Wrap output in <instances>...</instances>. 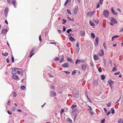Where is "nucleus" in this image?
Listing matches in <instances>:
<instances>
[{"instance_id": "obj_1", "label": "nucleus", "mask_w": 123, "mask_h": 123, "mask_svg": "<svg viewBox=\"0 0 123 123\" xmlns=\"http://www.w3.org/2000/svg\"><path fill=\"white\" fill-rule=\"evenodd\" d=\"M21 72L22 73L23 72L22 69L15 68L12 69V70L10 71V73L12 74H18V75H20L21 73Z\"/></svg>"}, {"instance_id": "obj_2", "label": "nucleus", "mask_w": 123, "mask_h": 123, "mask_svg": "<svg viewBox=\"0 0 123 123\" xmlns=\"http://www.w3.org/2000/svg\"><path fill=\"white\" fill-rule=\"evenodd\" d=\"M103 14L105 17H108L109 15V12L107 10H105L103 11Z\"/></svg>"}, {"instance_id": "obj_3", "label": "nucleus", "mask_w": 123, "mask_h": 123, "mask_svg": "<svg viewBox=\"0 0 123 123\" xmlns=\"http://www.w3.org/2000/svg\"><path fill=\"white\" fill-rule=\"evenodd\" d=\"M72 95L75 98H77L79 96V93L78 91H77L75 92H74L73 93Z\"/></svg>"}, {"instance_id": "obj_4", "label": "nucleus", "mask_w": 123, "mask_h": 123, "mask_svg": "<svg viewBox=\"0 0 123 123\" xmlns=\"http://www.w3.org/2000/svg\"><path fill=\"white\" fill-rule=\"evenodd\" d=\"M78 9V7L77 6H76L74 7V13L75 15H76Z\"/></svg>"}, {"instance_id": "obj_5", "label": "nucleus", "mask_w": 123, "mask_h": 123, "mask_svg": "<svg viewBox=\"0 0 123 123\" xmlns=\"http://www.w3.org/2000/svg\"><path fill=\"white\" fill-rule=\"evenodd\" d=\"M8 12V7H6L4 10V14L6 17H7V14Z\"/></svg>"}, {"instance_id": "obj_6", "label": "nucleus", "mask_w": 123, "mask_h": 123, "mask_svg": "<svg viewBox=\"0 0 123 123\" xmlns=\"http://www.w3.org/2000/svg\"><path fill=\"white\" fill-rule=\"evenodd\" d=\"M7 31L8 30L7 29L4 28L1 30V34H6Z\"/></svg>"}, {"instance_id": "obj_7", "label": "nucleus", "mask_w": 123, "mask_h": 123, "mask_svg": "<svg viewBox=\"0 0 123 123\" xmlns=\"http://www.w3.org/2000/svg\"><path fill=\"white\" fill-rule=\"evenodd\" d=\"M84 62V61L83 59L82 60H78L77 59L75 63L76 64H77L78 63H83Z\"/></svg>"}, {"instance_id": "obj_8", "label": "nucleus", "mask_w": 123, "mask_h": 123, "mask_svg": "<svg viewBox=\"0 0 123 123\" xmlns=\"http://www.w3.org/2000/svg\"><path fill=\"white\" fill-rule=\"evenodd\" d=\"M56 95V93L55 92H53L52 91L50 92V96L51 97L55 96Z\"/></svg>"}, {"instance_id": "obj_9", "label": "nucleus", "mask_w": 123, "mask_h": 123, "mask_svg": "<svg viewBox=\"0 0 123 123\" xmlns=\"http://www.w3.org/2000/svg\"><path fill=\"white\" fill-rule=\"evenodd\" d=\"M79 111V110L77 108H72V113H77Z\"/></svg>"}, {"instance_id": "obj_10", "label": "nucleus", "mask_w": 123, "mask_h": 123, "mask_svg": "<svg viewBox=\"0 0 123 123\" xmlns=\"http://www.w3.org/2000/svg\"><path fill=\"white\" fill-rule=\"evenodd\" d=\"M111 18V22L115 24H117V22L116 19L112 17Z\"/></svg>"}, {"instance_id": "obj_11", "label": "nucleus", "mask_w": 123, "mask_h": 123, "mask_svg": "<svg viewBox=\"0 0 123 123\" xmlns=\"http://www.w3.org/2000/svg\"><path fill=\"white\" fill-rule=\"evenodd\" d=\"M111 11L113 13L114 15H118L117 13L115 12L114 10V9L113 7H112L111 9Z\"/></svg>"}, {"instance_id": "obj_12", "label": "nucleus", "mask_w": 123, "mask_h": 123, "mask_svg": "<svg viewBox=\"0 0 123 123\" xmlns=\"http://www.w3.org/2000/svg\"><path fill=\"white\" fill-rule=\"evenodd\" d=\"M95 12V11H94L93 12H89L87 13V15L88 16H91V15L92 16L94 14V13Z\"/></svg>"}, {"instance_id": "obj_13", "label": "nucleus", "mask_w": 123, "mask_h": 123, "mask_svg": "<svg viewBox=\"0 0 123 123\" xmlns=\"http://www.w3.org/2000/svg\"><path fill=\"white\" fill-rule=\"evenodd\" d=\"M11 2L13 5L14 7L16 8V0H12Z\"/></svg>"}, {"instance_id": "obj_14", "label": "nucleus", "mask_w": 123, "mask_h": 123, "mask_svg": "<svg viewBox=\"0 0 123 123\" xmlns=\"http://www.w3.org/2000/svg\"><path fill=\"white\" fill-rule=\"evenodd\" d=\"M108 82L109 84H110L109 86L111 88L112 85L113 83V82L111 80H109L108 81Z\"/></svg>"}, {"instance_id": "obj_15", "label": "nucleus", "mask_w": 123, "mask_h": 123, "mask_svg": "<svg viewBox=\"0 0 123 123\" xmlns=\"http://www.w3.org/2000/svg\"><path fill=\"white\" fill-rule=\"evenodd\" d=\"M99 39V38L98 37H97L95 39L96 42L95 43V44L96 45H98V40Z\"/></svg>"}, {"instance_id": "obj_16", "label": "nucleus", "mask_w": 123, "mask_h": 123, "mask_svg": "<svg viewBox=\"0 0 123 123\" xmlns=\"http://www.w3.org/2000/svg\"><path fill=\"white\" fill-rule=\"evenodd\" d=\"M104 52L103 49H101L99 52V54L101 56H103L104 54Z\"/></svg>"}, {"instance_id": "obj_17", "label": "nucleus", "mask_w": 123, "mask_h": 123, "mask_svg": "<svg viewBox=\"0 0 123 123\" xmlns=\"http://www.w3.org/2000/svg\"><path fill=\"white\" fill-rule=\"evenodd\" d=\"M69 66V64L68 63H64L62 65V67L64 68L68 67Z\"/></svg>"}, {"instance_id": "obj_18", "label": "nucleus", "mask_w": 123, "mask_h": 123, "mask_svg": "<svg viewBox=\"0 0 123 123\" xmlns=\"http://www.w3.org/2000/svg\"><path fill=\"white\" fill-rule=\"evenodd\" d=\"M13 74V75H12V77L15 80H17L18 78V76L17 75H14V74Z\"/></svg>"}, {"instance_id": "obj_19", "label": "nucleus", "mask_w": 123, "mask_h": 123, "mask_svg": "<svg viewBox=\"0 0 123 123\" xmlns=\"http://www.w3.org/2000/svg\"><path fill=\"white\" fill-rule=\"evenodd\" d=\"M80 34L81 36H84L85 34V31H80Z\"/></svg>"}, {"instance_id": "obj_20", "label": "nucleus", "mask_w": 123, "mask_h": 123, "mask_svg": "<svg viewBox=\"0 0 123 123\" xmlns=\"http://www.w3.org/2000/svg\"><path fill=\"white\" fill-rule=\"evenodd\" d=\"M94 59L95 60H97L98 59V56L96 55H95L94 56Z\"/></svg>"}, {"instance_id": "obj_21", "label": "nucleus", "mask_w": 123, "mask_h": 123, "mask_svg": "<svg viewBox=\"0 0 123 123\" xmlns=\"http://www.w3.org/2000/svg\"><path fill=\"white\" fill-rule=\"evenodd\" d=\"M69 39L72 42L74 41L75 40V39L71 36L69 37Z\"/></svg>"}, {"instance_id": "obj_22", "label": "nucleus", "mask_w": 123, "mask_h": 123, "mask_svg": "<svg viewBox=\"0 0 123 123\" xmlns=\"http://www.w3.org/2000/svg\"><path fill=\"white\" fill-rule=\"evenodd\" d=\"M86 66L85 65H83L81 66V68L84 71L86 70Z\"/></svg>"}, {"instance_id": "obj_23", "label": "nucleus", "mask_w": 123, "mask_h": 123, "mask_svg": "<svg viewBox=\"0 0 123 123\" xmlns=\"http://www.w3.org/2000/svg\"><path fill=\"white\" fill-rule=\"evenodd\" d=\"M64 59V56L62 55V57L59 61V63H61L62 62Z\"/></svg>"}, {"instance_id": "obj_24", "label": "nucleus", "mask_w": 123, "mask_h": 123, "mask_svg": "<svg viewBox=\"0 0 123 123\" xmlns=\"http://www.w3.org/2000/svg\"><path fill=\"white\" fill-rule=\"evenodd\" d=\"M90 24V25L92 26H94L95 25L94 24L93 22H92L91 21H90L89 22Z\"/></svg>"}, {"instance_id": "obj_25", "label": "nucleus", "mask_w": 123, "mask_h": 123, "mask_svg": "<svg viewBox=\"0 0 123 123\" xmlns=\"http://www.w3.org/2000/svg\"><path fill=\"white\" fill-rule=\"evenodd\" d=\"M117 122L118 123H123V120L122 119H119Z\"/></svg>"}, {"instance_id": "obj_26", "label": "nucleus", "mask_w": 123, "mask_h": 123, "mask_svg": "<svg viewBox=\"0 0 123 123\" xmlns=\"http://www.w3.org/2000/svg\"><path fill=\"white\" fill-rule=\"evenodd\" d=\"M114 65L115 66V67H113L112 69V71L113 72H114L116 70H117V69L116 68H117V67L115 64Z\"/></svg>"}, {"instance_id": "obj_27", "label": "nucleus", "mask_w": 123, "mask_h": 123, "mask_svg": "<svg viewBox=\"0 0 123 123\" xmlns=\"http://www.w3.org/2000/svg\"><path fill=\"white\" fill-rule=\"evenodd\" d=\"M91 36L93 38H94L95 37V34L93 33H91Z\"/></svg>"}, {"instance_id": "obj_28", "label": "nucleus", "mask_w": 123, "mask_h": 123, "mask_svg": "<svg viewBox=\"0 0 123 123\" xmlns=\"http://www.w3.org/2000/svg\"><path fill=\"white\" fill-rule=\"evenodd\" d=\"M76 70H74L72 71V75H74L76 72Z\"/></svg>"}, {"instance_id": "obj_29", "label": "nucleus", "mask_w": 123, "mask_h": 123, "mask_svg": "<svg viewBox=\"0 0 123 123\" xmlns=\"http://www.w3.org/2000/svg\"><path fill=\"white\" fill-rule=\"evenodd\" d=\"M101 79L102 80H104L105 78V76L104 75H101Z\"/></svg>"}, {"instance_id": "obj_30", "label": "nucleus", "mask_w": 123, "mask_h": 123, "mask_svg": "<svg viewBox=\"0 0 123 123\" xmlns=\"http://www.w3.org/2000/svg\"><path fill=\"white\" fill-rule=\"evenodd\" d=\"M86 97L88 101L89 102H90V103H92V102L91 101L90 99L88 97V94H87L86 95Z\"/></svg>"}, {"instance_id": "obj_31", "label": "nucleus", "mask_w": 123, "mask_h": 123, "mask_svg": "<svg viewBox=\"0 0 123 123\" xmlns=\"http://www.w3.org/2000/svg\"><path fill=\"white\" fill-rule=\"evenodd\" d=\"M93 84L95 85H97L98 84V81L97 80H95L93 82Z\"/></svg>"}, {"instance_id": "obj_32", "label": "nucleus", "mask_w": 123, "mask_h": 123, "mask_svg": "<svg viewBox=\"0 0 123 123\" xmlns=\"http://www.w3.org/2000/svg\"><path fill=\"white\" fill-rule=\"evenodd\" d=\"M67 60L68 62H72V59L68 57L67 58Z\"/></svg>"}, {"instance_id": "obj_33", "label": "nucleus", "mask_w": 123, "mask_h": 123, "mask_svg": "<svg viewBox=\"0 0 123 123\" xmlns=\"http://www.w3.org/2000/svg\"><path fill=\"white\" fill-rule=\"evenodd\" d=\"M35 47L34 48H32V50H31V51L30 52V54H31L32 53V52H34V50L35 49Z\"/></svg>"}, {"instance_id": "obj_34", "label": "nucleus", "mask_w": 123, "mask_h": 123, "mask_svg": "<svg viewBox=\"0 0 123 123\" xmlns=\"http://www.w3.org/2000/svg\"><path fill=\"white\" fill-rule=\"evenodd\" d=\"M98 71L99 72L101 73L102 72V70L101 68V67H99L98 68Z\"/></svg>"}, {"instance_id": "obj_35", "label": "nucleus", "mask_w": 123, "mask_h": 123, "mask_svg": "<svg viewBox=\"0 0 123 123\" xmlns=\"http://www.w3.org/2000/svg\"><path fill=\"white\" fill-rule=\"evenodd\" d=\"M72 29H68L66 31V32L68 33H69L70 31H72Z\"/></svg>"}, {"instance_id": "obj_36", "label": "nucleus", "mask_w": 123, "mask_h": 123, "mask_svg": "<svg viewBox=\"0 0 123 123\" xmlns=\"http://www.w3.org/2000/svg\"><path fill=\"white\" fill-rule=\"evenodd\" d=\"M111 111H112L111 113L112 114H114L115 113L114 110L113 108H111Z\"/></svg>"}, {"instance_id": "obj_37", "label": "nucleus", "mask_w": 123, "mask_h": 123, "mask_svg": "<svg viewBox=\"0 0 123 123\" xmlns=\"http://www.w3.org/2000/svg\"><path fill=\"white\" fill-rule=\"evenodd\" d=\"M63 23H62V24H65L66 22V20L64 19H63L62 20Z\"/></svg>"}, {"instance_id": "obj_38", "label": "nucleus", "mask_w": 123, "mask_h": 123, "mask_svg": "<svg viewBox=\"0 0 123 123\" xmlns=\"http://www.w3.org/2000/svg\"><path fill=\"white\" fill-rule=\"evenodd\" d=\"M67 11L69 14H71V11L69 10V9H68L67 10Z\"/></svg>"}, {"instance_id": "obj_39", "label": "nucleus", "mask_w": 123, "mask_h": 123, "mask_svg": "<svg viewBox=\"0 0 123 123\" xmlns=\"http://www.w3.org/2000/svg\"><path fill=\"white\" fill-rule=\"evenodd\" d=\"M25 87L24 86H21L20 88L22 90H24L25 89Z\"/></svg>"}, {"instance_id": "obj_40", "label": "nucleus", "mask_w": 123, "mask_h": 123, "mask_svg": "<svg viewBox=\"0 0 123 123\" xmlns=\"http://www.w3.org/2000/svg\"><path fill=\"white\" fill-rule=\"evenodd\" d=\"M68 19L69 20H70V21H74V19L73 18L71 19L69 17H68Z\"/></svg>"}, {"instance_id": "obj_41", "label": "nucleus", "mask_w": 123, "mask_h": 123, "mask_svg": "<svg viewBox=\"0 0 123 123\" xmlns=\"http://www.w3.org/2000/svg\"><path fill=\"white\" fill-rule=\"evenodd\" d=\"M104 0H100L99 1V4L100 5H101L102 4Z\"/></svg>"}, {"instance_id": "obj_42", "label": "nucleus", "mask_w": 123, "mask_h": 123, "mask_svg": "<svg viewBox=\"0 0 123 123\" xmlns=\"http://www.w3.org/2000/svg\"><path fill=\"white\" fill-rule=\"evenodd\" d=\"M64 109H62L61 110V112L60 113L61 115H62V113L64 112Z\"/></svg>"}, {"instance_id": "obj_43", "label": "nucleus", "mask_w": 123, "mask_h": 123, "mask_svg": "<svg viewBox=\"0 0 123 123\" xmlns=\"http://www.w3.org/2000/svg\"><path fill=\"white\" fill-rule=\"evenodd\" d=\"M111 105V103L110 102L109 103H108L107 104V106L108 107H110Z\"/></svg>"}, {"instance_id": "obj_44", "label": "nucleus", "mask_w": 123, "mask_h": 123, "mask_svg": "<svg viewBox=\"0 0 123 123\" xmlns=\"http://www.w3.org/2000/svg\"><path fill=\"white\" fill-rule=\"evenodd\" d=\"M39 41L40 42H41L42 41V40L41 38V35H40L39 36Z\"/></svg>"}, {"instance_id": "obj_45", "label": "nucleus", "mask_w": 123, "mask_h": 123, "mask_svg": "<svg viewBox=\"0 0 123 123\" xmlns=\"http://www.w3.org/2000/svg\"><path fill=\"white\" fill-rule=\"evenodd\" d=\"M50 88L52 89L53 90V89H55V88H54V86L53 85H51V86H50Z\"/></svg>"}, {"instance_id": "obj_46", "label": "nucleus", "mask_w": 123, "mask_h": 123, "mask_svg": "<svg viewBox=\"0 0 123 123\" xmlns=\"http://www.w3.org/2000/svg\"><path fill=\"white\" fill-rule=\"evenodd\" d=\"M68 0H67L65 2V3L64 4V6H65L68 3Z\"/></svg>"}, {"instance_id": "obj_47", "label": "nucleus", "mask_w": 123, "mask_h": 123, "mask_svg": "<svg viewBox=\"0 0 123 123\" xmlns=\"http://www.w3.org/2000/svg\"><path fill=\"white\" fill-rule=\"evenodd\" d=\"M11 59L12 60V62H14V57L13 56H12V57Z\"/></svg>"}, {"instance_id": "obj_48", "label": "nucleus", "mask_w": 123, "mask_h": 123, "mask_svg": "<svg viewBox=\"0 0 123 123\" xmlns=\"http://www.w3.org/2000/svg\"><path fill=\"white\" fill-rule=\"evenodd\" d=\"M77 107V105H73L71 106V108H75Z\"/></svg>"}, {"instance_id": "obj_49", "label": "nucleus", "mask_w": 123, "mask_h": 123, "mask_svg": "<svg viewBox=\"0 0 123 123\" xmlns=\"http://www.w3.org/2000/svg\"><path fill=\"white\" fill-rule=\"evenodd\" d=\"M59 60V58L58 57H56L55 58V60L58 61Z\"/></svg>"}, {"instance_id": "obj_50", "label": "nucleus", "mask_w": 123, "mask_h": 123, "mask_svg": "<svg viewBox=\"0 0 123 123\" xmlns=\"http://www.w3.org/2000/svg\"><path fill=\"white\" fill-rule=\"evenodd\" d=\"M67 120L70 123H71L72 122V120L69 118H68Z\"/></svg>"}, {"instance_id": "obj_51", "label": "nucleus", "mask_w": 123, "mask_h": 123, "mask_svg": "<svg viewBox=\"0 0 123 123\" xmlns=\"http://www.w3.org/2000/svg\"><path fill=\"white\" fill-rule=\"evenodd\" d=\"M64 72L66 74H69L70 73V72L68 71H65Z\"/></svg>"}, {"instance_id": "obj_52", "label": "nucleus", "mask_w": 123, "mask_h": 123, "mask_svg": "<svg viewBox=\"0 0 123 123\" xmlns=\"http://www.w3.org/2000/svg\"><path fill=\"white\" fill-rule=\"evenodd\" d=\"M13 95L14 97H15L16 96V94L15 92H14L13 93Z\"/></svg>"}, {"instance_id": "obj_53", "label": "nucleus", "mask_w": 123, "mask_h": 123, "mask_svg": "<svg viewBox=\"0 0 123 123\" xmlns=\"http://www.w3.org/2000/svg\"><path fill=\"white\" fill-rule=\"evenodd\" d=\"M105 45H106V44H105V43H103V46H104V48H105V49H106V47L105 46H106Z\"/></svg>"}, {"instance_id": "obj_54", "label": "nucleus", "mask_w": 123, "mask_h": 123, "mask_svg": "<svg viewBox=\"0 0 123 123\" xmlns=\"http://www.w3.org/2000/svg\"><path fill=\"white\" fill-rule=\"evenodd\" d=\"M79 50H78L77 49H76V50L75 51V53L77 54H78L79 52Z\"/></svg>"}, {"instance_id": "obj_55", "label": "nucleus", "mask_w": 123, "mask_h": 123, "mask_svg": "<svg viewBox=\"0 0 123 123\" xmlns=\"http://www.w3.org/2000/svg\"><path fill=\"white\" fill-rule=\"evenodd\" d=\"M105 121V119H103L101 121V123H104Z\"/></svg>"}, {"instance_id": "obj_56", "label": "nucleus", "mask_w": 123, "mask_h": 123, "mask_svg": "<svg viewBox=\"0 0 123 123\" xmlns=\"http://www.w3.org/2000/svg\"><path fill=\"white\" fill-rule=\"evenodd\" d=\"M8 55V53L7 52H6L4 54V56H7Z\"/></svg>"}, {"instance_id": "obj_57", "label": "nucleus", "mask_w": 123, "mask_h": 123, "mask_svg": "<svg viewBox=\"0 0 123 123\" xmlns=\"http://www.w3.org/2000/svg\"><path fill=\"white\" fill-rule=\"evenodd\" d=\"M120 72H118L117 73H114V75H118L119 74Z\"/></svg>"}, {"instance_id": "obj_58", "label": "nucleus", "mask_w": 123, "mask_h": 123, "mask_svg": "<svg viewBox=\"0 0 123 123\" xmlns=\"http://www.w3.org/2000/svg\"><path fill=\"white\" fill-rule=\"evenodd\" d=\"M66 28L64 27L63 26V31L62 32H64V31H66Z\"/></svg>"}, {"instance_id": "obj_59", "label": "nucleus", "mask_w": 123, "mask_h": 123, "mask_svg": "<svg viewBox=\"0 0 123 123\" xmlns=\"http://www.w3.org/2000/svg\"><path fill=\"white\" fill-rule=\"evenodd\" d=\"M34 54H35V53H32L31 54H30L31 55H30L29 56V57L30 58L31 57L33 56V55Z\"/></svg>"}, {"instance_id": "obj_60", "label": "nucleus", "mask_w": 123, "mask_h": 123, "mask_svg": "<svg viewBox=\"0 0 123 123\" xmlns=\"http://www.w3.org/2000/svg\"><path fill=\"white\" fill-rule=\"evenodd\" d=\"M7 2L10 5H11V3L10 2V0H7Z\"/></svg>"}, {"instance_id": "obj_61", "label": "nucleus", "mask_w": 123, "mask_h": 123, "mask_svg": "<svg viewBox=\"0 0 123 123\" xmlns=\"http://www.w3.org/2000/svg\"><path fill=\"white\" fill-rule=\"evenodd\" d=\"M114 38H117L119 37V36L117 35H115L113 36Z\"/></svg>"}, {"instance_id": "obj_62", "label": "nucleus", "mask_w": 123, "mask_h": 123, "mask_svg": "<svg viewBox=\"0 0 123 123\" xmlns=\"http://www.w3.org/2000/svg\"><path fill=\"white\" fill-rule=\"evenodd\" d=\"M6 62L8 63H9L10 62V61L9 60V59L8 58H6Z\"/></svg>"}, {"instance_id": "obj_63", "label": "nucleus", "mask_w": 123, "mask_h": 123, "mask_svg": "<svg viewBox=\"0 0 123 123\" xmlns=\"http://www.w3.org/2000/svg\"><path fill=\"white\" fill-rule=\"evenodd\" d=\"M10 103L11 101L9 100L8 101L7 103V105H10Z\"/></svg>"}, {"instance_id": "obj_64", "label": "nucleus", "mask_w": 123, "mask_h": 123, "mask_svg": "<svg viewBox=\"0 0 123 123\" xmlns=\"http://www.w3.org/2000/svg\"><path fill=\"white\" fill-rule=\"evenodd\" d=\"M111 112L110 111H108V112H107V115H109L110 114Z\"/></svg>"}]
</instances>
